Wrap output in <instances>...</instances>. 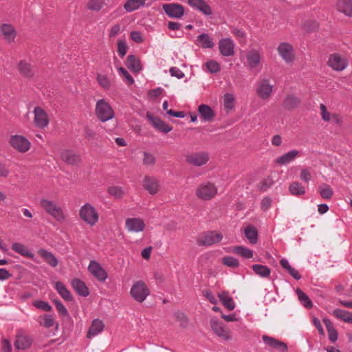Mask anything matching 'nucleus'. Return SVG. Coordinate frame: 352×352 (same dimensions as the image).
<instances>
[{
	"mask_svg": "<svg viewBox=\"0 0 352 352\" xmlns=\"http://www.w3.org/2000/svg\"><path fill=\"white\" fill-rule=\"evenodd\" d=\"M95 112L96 117L102 122L109 121L115 116L113 108L104 98L100 99L96 102Z\"/></svg>",
	"mask_w": 352,
	"mask_h": 352,
	"instance_id": "1",
	"label": "nucleus"
},
{
	"mask_svg": "<svg viewBox=\"0 0 352 352\" xmlns=\"http://www.w3.org/2000/svg\"><path fill=\"white\" fill-rule=\"evenodd\" d=\"M79 216L85 223L90 226H94L99 219L97 210L89 203H86L81 206L79 210Z\"/></svg>",
	"mask_w": 352,
	"mask_h": 352,
	"instance_id": "2",
	"label": "nucleus"
},
{
	"mask_svg": "<svg viewBox=\"0 0 352 352\" xmlns=\"http://www.w3.org/2000/svg\"><path fill=\"white\" fill-rule=\"evenodd\" d=\"M131 297L138 302H142L150 294V290L142 280L136 281L131 288Z\"/></svg>",
	"mask_w": 352,
	"mask_h": 352,
	"instance_id": "3",
	"label": "nucleus"
},
{
	"mask_svg": "<svg viewBox=\"0 0 352 352\" xmlns=\"http://www.w3.org/2000/svg\"><path fill=\"white\" fill-rule=\"evenodd\" d=\"M223 234L217 231H208L202 233L197 239L199 245L210 246L219 243L223 239Z\"/></svg>",
	"mask_w": 352,
	"mask_h": 352,
	"instance_id": "4",
	"label": "nucleus"
},
{
	"mask_svg": "<svg viewBox=\"0 0 352 352\" xmlns=\"http://www.w3.org/2000/svg\"><path fill=\"white\" fill-rule=\"evenodd\" d=\"M9 143L10 146L19 153H26L31 146L30 142L24 136L20 135H11Z\"/></svg>",
	"mask_w": 352,
	"mask_h": 352,
	"instance_id": "5",
	"label": "nucleus"
},
{
	"mask_svg": "<svg viewBox=\"0 0 352 352\" xmlns=\"http://www.w3.org/2000/svg\"><path fill=\"white\" fill-rule=\"evenodd\" d=\"M41 206L45 211L58 220L64 219V214L60 207L57 206L55 202L46 199H41Z\"/></svg>",
	"mask_w": 352,
	"mask_h": 352,
	"instance_id": "6",
	"label": "nucleus"
},
{
	"mask_svg": "<svg viewBox=\"0 0 352 352\" xmlns=\"http://www.w3.org/2000/svg\"><path fill=\"white\" fill-rule=\"evenodd\" d=\"M217 193L216 186L210 182L201 184L197 189V196L203 200H210Z\"/></svg>",
	"mask_w": 352,
	"mask_h": 352,
	"instance_id": "7",
	"label": "nucleus"
},
{
	"mask_svg": "<svg viewBox=\"0 0 352 352\" xmlns=\"http://www.w3.org/2000/svg\"><path fill=\"white\" fill-rule=\"evenodd\" d=\"M162 9L172 19H180L184 14V7L177 3H165L162 6Z\"/></svg>",
	"mask_w": 352,
	"mask_h": 352,
	"instance_id": "8",
	"label": "nucleus"
},
{
	"mask_svg": "<svg viewBox=\"0 0 352 352\" xmlns=\"http://www.w3.org/2000/svg\"><path fill=\"white\" fill-rule=\"evenodd\" d=\"M235 44L231 38H223L219 41V50L221 56L229 57L234 55Z\"/></svg>",
	"mask_w": 352,
	"mask_h": 352,
	"instance_id": "9",
	"label": "nucleus"
},
{
	"mask_svg": "<svg viewBox=\"0 0 352 352\" xmlns=\"http://www.w3.org/2000/svg\"><path fill=\"white\" fill-rule=\"evenodd\" d=\"M146 117L151 122L153 126L162 133H168L173 130L172 126L162 120L160 117L154 116L150 112L146 113Z\"/></svg>",
	"mask_w": 352,
	"mask_h": 352,
	"instance_id": "10",
	"label": "nucleus"
},
{
	"mask_svg": "<svg viewBox=\"0 0 352 352\" xmlns=\"http://www.w3.org/2000/svg\"><path fill=\"white\" fill-rule=\"evenodd\" d=\"M209 160V155L207 152H197L186 157V162L195 166H201Z\"/></svg>",
	"mask_w": 352,
	"mask_h": 352,
	"instance_id": "11",
	"label": "nucleus"
},
{
	"mask_svg": "<svg viewBox=\"0 0 352 352\" xmlns=\"http://www.w3.org/2000/svg\"><path fill=\"white\" fill-rule=\"evenodd\" d=\"M89 272L100 282H104L107 278V272L96 261H91L88 266Z\"/></svg>",
	"mask_w": 352,
	"mask_h": 352,
	"instance_id": "12",
	"label": "nucleus"
},
{
	"mask_svg": "<svg viewBox=\"0 0 352 352\" xmlns=\"http://www.w3.org/2000/svg\"><path fill=\"white\" fill-rule=\"evenodd\" d=\"M210 326L213 331L219 337L226 341L231 339L230 331L225 329V325L221 321L216 318H212L210 320Z\"/></svg>",
	"mask_w": 352,
	"mask_h": 352,
	"instance_id": "13",
	"label": "nucleus"
},
{
	"mask_svg": "<svg viewBox=\"0 0 352 352\" xmlns=\"http://www.w3.org/2000/svg\"><path fill=\"white\" fill-rule=\"evenodd\" d=\"M277 50L280 56L286 63H291L294 60V48L290 43L283 42L278 45Z\"/></svg>",
	"mask_w": 352,
	"mask_h": 352,
	"instance_id": "14",
	"label": "nucleus"
},
{
	"mask_svg": "<svg viewBox=\"0 0 352 352\" xmlns=\"http://www.w3.org/2000/svg\"><path fill=\"white\" fill-rule=\"evenodd\" d=\"M35 126L44 129L49 124V120L45 111L40 107H36L34 109Z\"/></svg>",
	"mask_w": 352,
	"mask_h": 352,
	"instance_id": "15",
	"label": "nucleus"
},
{
	"mask_svg": "<svg viewBox=\"0 0 352 352\" xmlns=\"http://www.w3.org/2000/svg\"><path fill=\"white\" fill-rule=\"evenodd\" d=\"M327 65L336 71H342L346 66V61L338 54H331L328 60Z\"/></svg>",
	"mask_w": 352,
	"mask_h": 352,
	"instance_id": "16",
	"label": "nucleus"
},
{
	"mask_svg": "<svg viewBox=\"0 0 352 352\" xmlns=\"http://www.w3.org/2000/svg\"><path fill=\"white\" fill-rule=\"evenodd\" d=\"M263 342L275 349H277L281 352H285L288 349V346L286 343L280 341L274 338L268 336L267 335H263L262 337Z\"/></svg>",
	"mask_w": 352,
	"mask_h": 352,
	"instance_id": "17",
	"label": "nucleus"
},
{
	"mask_svg": "<svg viewBox=\"0 0 352 352\" xmlns=\"http://www.w3.org/2000/svg\"><path fill=\"white\" fill-rule=\"evenodd\" d=\"M198 113L204 122H210L216 116L214 111L206 104H201L198 107Z\"/></svg>",
	"mask_w": 352,
	"mask_h": 352,
	"instance_id": "18",
	"label": "nucleus"
},
{
	"mask_svg": "<svg viewBox=\"0 0 352 352\" xmlns=\"http://www.w3.org/2000/svg\"><path fill=\"white\" fill-rule=\"evenodd\" d=\"M17 69L19 74L25 78H32L34 76V67L26 60H21L18 65Z\"/></svg>",
	"mask_w": 352,
	"mask_h": 352,
	"instance_id": "19",
	"label": "nucleus"
},
{
	"mask_svg": "<svg viewBox=\"0 0 352 352\" xmlns=\"http://www.w3.org/2000/svg\"><path fill=\"white\" fill-rule=\"evenodd\" d=\"M126 228L129 232H139L144 230L145 223L139 218H128L126 220Z\"/></svg>",
	"mask_w": 352,
	"mask_h": 352,
	"instance_id": "20",
	"label": "nucleus"
},
{
	"mask_svg": "<svg viewBox=\"0 0 352 352\" xmlns=\"http://www.w3.org/2000/svg\"><path fill=\"white\" fill-rule=\"evenodd\" d=\"M272 87L273 86L269 84L268 80L263 79L258 83L256 93L260 98L265 100L271 95Z\"/></svg>",
	"mask_w": 352,
	"mask_h": 352,
	"instance_id": "21",
	"label": "nucleus"
},
{
	"mask_svg": "<svg viewBox=\"0 0 352 352\" xmlns=\"http://www.w3.org/2000/svg\"><path fill=\"white\" fill-rule=\"evenodd\" d=\"M60 157L67 164L75 165L80 162V156L69 149H65L61 151Z\"/></svg>",
	"mask_w": 352,
	"mask_h": 352,
	"instance_id": "22",
	"label": "nucleus"
},
{
	"mask_svg": "<svg viewBox=\"0 0 352 352\" xmlns=\"http://www.w3.org/2000/svg\"><path fill=\"white\" fill-rule=\"evenodd\" d=\"M189 6L199 10L205 15L209 16L212 14L211 8L204 0H188Z\"/></svg>",
	"mask_w": 352,
	"mask_h": 352,
	"instance_id": "23",
	"label": "nucleus"
},
{
	"mask_svg": "<svg viewBox=\"0 0 352 352\" xmlns=\"http://www.w3.org/2000/svg\"><path fill=\"white\" fill-rule=\"evenodd\" d=\"M143 187L151 195H155L159 190V183L153 177L145 176L143 179Z\"/></svg>",
	"mask_w": 352,
	"mask_h": 352,
	"instance_id": "24",
	"label": "nucleus"
},
{
	"mask_svg": "<svg viewBox=\"0 0 352 352\" xmlns=\"http://www.w3.org/2000/svg\"><path fill=\"white\" fill-rule=\"evenodd\" d=\"M32 342L33 338L32 336L23 334H17L14 344L17 349L24 350L30 347Z\"/></svg>",
	"mask_w": 352,
	"mask_h": 352,
	"instance_id": "25",
	"label": "nucleus"
},
{
	"mask_svg": "<svg viewBox=\"0 0 352 352\" xmlns=\"http://www.w3.org/2000/svg\"><path fill=\"white\" fill-rule=\"evenodd\" d=\"M38 254L47 263L50 267H55L58 264V258L47 250L41 248L38 250Z\"/></svg>",
	"mask_w": 352,
	"mask_h": 352,
	"instance_id": "26",
	"label": "nucleus"
},
{
	"mask_svg": "<svg viewBox=\"0 0 352 352\" xmlns=\"http://www.w3.org/2000/svg\"><path fill=\"white\" fill-rule=\"evenodd\" d=\"M71 285L79 296L87 297L89 295V288L82 280L79 278H74L72 280Z\"/></svg>",
	"mask_w": 352,
	"mask_h": 352,
	"instance_id": "27",
	"label": "nucleus"
},
{
	"mask_svg": "<svg viewBox=\"0 0 352 352\" xmlns=\"http://www.w3.org/2000/svg\"><path fill=\"white\" fill-rule=\"evenodd\" d=\"M196 44L202 48H213L215 43L213 38L206 33H202L197 36Z\"/></svg>",
	"mask_w": 352,
	"mask_h": 352,
	"instance_id": "28",
	"label": "nucleus"
},
{
	"mask_svg": "<svg viewBox=\"0 0 352 352\" xmlns=\"http://www.w3.org/2000/svg\"><path fill=\"white\" fill-rule=\"evenodd\" d=\"M125 65L128 69L133 72H138L142 70L140 60L134 54H130L127 56Z\"/></svg>",
	"mask_w": 352,
	"mask_h": 352,
	"instance_id": "29",
	"label": "nucleus"
},
{
	"mask_svg": "<svg viewBox=\"0 0 352 352\" xmlns=\"http://www.w3.org/2000/svg\"><path fill=\"white\" fill-rule=\"evenodd\" d=\"M104 324L100 319H94L87 331V338H91L103 331Z\"/></svg>",
	"mask_w": 352,
	"mask_h": 352,
	"instance_id": "30",
	"label": "nucleus"
},
{
	"mask_svg": "<svg viewBox=\"0 0 352 352\" xmlns=\"http://www.w3.org/2000/svg\"><path fill=\"white\" fill-rule=\"evenodd\" d=\"M0 32L4 36L5 39L8 41H13L16 35L14 28L12 25L7 23L0 26Z\"/></svg>",
	"mask_w": 352,
	"mask_h": 352,
	"instance_id": "31",
	"label": "nucleus"
},
{
	"mask_svg": "<svg viewBox=\"0 0 352 352\" xmlns=\"http://www.w3.org/2000/svg\"><path fill=\"white\" fill-rule=\"evenodd\" d=\"M322 320L327 330L330 342L332 343L336 342L338 337V331L333 327L332 322L329 319L324 318Z\"/></svg>",
	"mask_w": 352,
	"mask_h": 352,
	"instance_id": "32",
	"label": "nucleus"
},
{
	"mask_svg": "<svg viewBox=\"0 0 352 352\" xmlns=\"http://www.w3.org/2000/svg\"><path fill=\"white\" fill-rule=\"evenodd\" d=\"M298 154L296 150H291L284 155L277 157L275 160L276 163L280 165H286L293 161Z\"/></svg>",
	"mask_w": 352,
	"mask_h": 352,
	"instance_id": "33",
	"label": "nucleus"
},
{
	"mask_svg": "<svg viewBox=\"0 0 352 352\" xmlns=\"http://www.w3.org/2000/svg\"><path fill=\"white\" fill-rule=\"evenodd\" d=\"M55 288L58 294L65 300L71 302L74 298L71 292L67 289L65 285L60 281H57L55 284Z\"/></svg>",
	"mask_w": 352,
	"mask_h": 352,
	"instance_id": "34",
	"label": "nucleus"
},
{
	"mask_svg": "<svg viewBox=\"0 0 352 352\" xmlns=\"http://www.w3.org/2000/svg\"><path fill=\"white\" fill-rule=\"evenodd\" d=\"M12 250L21 256L29 258H32L34 256V254L28 248L23 244L18 242L12 243Z\"/></svg>",
	"mask_w": 352,
	"mask_h": 352,
	"instance_id": "35",
	"label": "nucleus"
},
{
	"mask_svg": "<svg viewBox=\"0 0 352 352\" xmlns=\"http://www.w3.org/2000/svg\"><path fill=\"white\" fill-rule=\"evenodd\" d=\"M300 100L295 95H288L283 102V107L285 109L290 110L298 107Z\"/></svg>",
	"mask_w": 352,
	"mask_h": 352,
	"instance_id": "36",
	"label": "nucleus"
},
{
	"mask_svg": "<svg viewBox=\"0 0 352 352\" xmlns=\"http://www.w3.org/2000/svg\"><path fill=\"white\" fill-rule=\"evenodd\" d=\"M280 264L281 267L285 270L287 273L295 280H298L301 278V275L299 274V272L290 265L289 261L286 258H282L280 261Z\"/></svg>",
	"mask_w": 352,
	"mask_h": 352,
	"instance_id": "37",
	"label": "nucleus"
},
{
	"mask_svg": "<svg viewBox=\"0 0 352 352\" xmlns=\"http://www.w3.org/2000/svg\"><path fill=\"white\" fill-rule=\"evenodd\" d=\"M338 9L347 16H352V0H339Z\"/></svg>",
	"mask_w": 352,
	"mask_h": 352,
	"instance_id": "38",
	"label": "nucleus"
},
{
	"mask_svg": "<svg viewBox=\"0 0 352 352\" xmlns=\"http://www.w3.org/2000/svg\"><path fill=\"white\" fill-rule=\"evenodd\" d=\"M296 294L298 296V300L307 309L313 307V302L309 297L300 288L296 289Z\"/></svg>",
	"mask_w": 352,
	"mask_h": 352,
	"instance_id": "39",
	"label": "nucleus"
},
{
	"mask_svg": "<svg viewBox=\"0 0 352 352\" xmlns=\"http://www.w3.org/2000/svg\"><path fill=\"white\" fill-rule=\"evenodd\" d=\"M254 272L261 278H269L271 274V270L266 265L261 264H254L252 266Z\"/></svg>",
	"mask_w": 352,
	"mask_h": 352,
	"instance_id": "40",
	"label": "nucleus"
},
{
	"mask_svg": "<svg viewBox=\"0 0 352 352\" xmlns=\"http://www.w3.org/2000/svg\"><path fill=\"white\" fill-rule=\"evenodd\" d=\"M244 234L245 237L249 240V241L255 244L258 241V230L256 228L252 225H248L244 230Z\"/></svg>",
	"mask_w": 352,
	"mask_h": 352,
	"instance_id": "41",
	"label": "nucleus"
},
{
	"mask_svg": "<svg viewBox=\"0 0 352 352\" xmlns=\"http://www.w3.org/2000/svg\"><path fill=\"white\" fill-rule=\"evenodd\" d=\"M333 315L345 322L352 323V312L341 309H336L333 311Z\"/></svg>",
	"mask_w": 352,
	"mask_h": 352,
	"instance_id": "42",
	"label": "nucleus"
},
{
	"mask_svg": "<svg viewBox=\"0 0 352 352\" xmlns=\"http://www.w3.org/2000/svg\"><path fill=\"white\" fill-rule=\"evenodd\" d=\"M144 4L145 0H127L124 4V8L126 12H132Z\"/></svg>",
	"mask_w": 352,
	"mask_h": 352,
	"instance_id": "43",
	"label": "nucleus"
},
{
	"mask_svg": "<svg viewBox=\"0 0 352 352\" xmlns=\"http://www.w3.org/2000/svg\"><path fill=\"white\" fill-rule=\"evenodd\" d=\"M289 192L294 196H301L305 193V187L298 182H293L289 186Z\"/></svg>",
	"mask_w": 352,
	"mask_h": 352,
	"instance_id": "44",
	"label": "nucleus"
},
{
	"mask_svg": "<svg viewBox=\"0 0 352 352\" xmlns=\"http://www.w3.org/2000/svg\"><path fill=\"white\" fill-rule=\"evenodd\" d=\"M261 56L257 51L253 50L247 54V61L250 68H255L260 63Z\"/></svg>",
	"mask_w": 352,
	"mask_h": 352,
	"instance_id": "45",
	"label": "nucleus"
},
{
	"mask_svg": "<svg viewBox=\"0 0 352 352\" xmlns=\"http://www.w3.org/2000/svg\"><path fill=\"white\" fill-rule=\"evenodd\" d=\"M233 252L246 259L253 257V251L244 246L234 247Z\"/></svg>",
	"mask_w": 352,
	"mask_h": 352,
	"instance_id": "46",
	"label": "nucleus"
},
{
	"mask_svg": "<svg viewBox=\"0 0 352 352\" xmlns=\"http://www.w3.org/2000/svg\"><path fill=\"white\" fill-rule=\"evenodd\" d=\"M235 98L232 94L226 93L223 96V106L226 109L230 110L234 107Z\"/></svg>",
	"mask_w": 352,
	"mask_h": 352,
	"instance_id": "47",
	"label": "nucleus"
},
{
	"mask_svg": "<svg viewBox=\"0 0 352 352\" xmlns=\"http://www.w3.org/2000/svg\"><path fill=\"white\" fill-rule=\"evenodd\" d=\"M222 263L224 265L232 268H237L240 265L239 261L237 258L230 256H224L222 258Z\"/></svg>",
	"mask_w": 352,
	"mask_h": 352,
	"instance_id": "48",
	"label": "nucleus"
},
{
	"mask_svg": "<svg viewBox=\"0 0 352 352\" xmlns=\"http://www.w3.org/2000/svg\"><path fill=\"white\" fill-rule=\"evenodd\" d=\"M98 84L104 89L108 90L111 88V83L106 75L98 74L96 77Z\"/></svg>",
	"mask_w": 352,
	"mask_h": 352,
	"instance_id": "49",
	"label": "nucleus"
},
{
	"mask_svg": "<svg viewBox=\"0 0 352 352\" xmlns=\"http://www.w3.org/2000/svg\"><path fill=\"white\" fill-rule=\"evenodd\" d=\"M207 71L210 74H217L221 70L220 65L214 60H210L205 63Z\"/></svg>",
	"mask_w": 352,
	"mask_h": 352,
	"instance_id": "50",
	"label": "nucleus"
},
{
	"mask_svg": "<svg viewBox=\"0 0 352 352\" xmlns=\"http://www.w3.org/2000/svg\"><path fill=\"white\" fill-rule=\"evenodd\" d=\"M320 196L325 199H330L333 195V190L326 184H324L319 190Z\"/></svg>",
	"mask_w": 352,
	"mask_h": 352,
	"instance_id": "51",
	"label": "nucleus"
},
{
	"mask_svg": "<svg viewBox=\"0 0 352 352\" xmlns=\"http://www.w3.org/2000/svg\"><path fill=\"white\" fill-rule=\"evenodd\" d=\"M108 193L117 199H120L124 195L123 189L121 186H112L107 189Z\"/></svg>",
	"mask_w": 352,
	"mask_h": 352,
	"instance_id": "52",
	"label": "nucleus"
},
{
	"mask_svg": "<svg viewBox=\"0 0 352 352\" xmlns=\"http://www.w3.org/2000/svg\"><path fill=\"white\" fill-rule=\"evenodd\" d=\"M42 318L43 321L40 322V324L45 328L52 327L56 323L53 316L51 314H43Z\"/></svg>",
	"mask_w": 352,
	"mask_h": 352,
	"instance_id": "53",
	"label": "nucleus"
},
{
	"mask_svg": "<svg viewBox=\"0 0 352 352\" xmlns=\"http://www.w3.org/2000/svg\"><path fill=\"white\" fill-rule=\"evenodd\" d=\"M104 2L103 0H90L87 6V9L93 11H99L100 10Z\"/></svg>",
	"mask_w": 352,
	"mask_h": 352,
	"instance_id": "54",
	"label": "nucleus"
},
{
	"mask_svg": "<svg viewBox=\"0 0 352 352\" xmlns=\"http://www.w3.org/2000/svg\"><path fill=\"white\" fill-rule=\"evenodd\" d=\"M33 305L38 309L44 311H51L52 310V306L47 301L37 300L33 302Z\"/></svg>",
	"mask_w": 352,
	"mask_h": 352,
	"instance_id": "55",
	"label": "nucleus"
},
{
	"mask_svg": "<svg viewBox=\"0 0 352 352\" xmlns=\"http://www.w3.org/2000/svg\"><path fill=\"white\" fill-rule=\"evenodd\" d=\"M129 49V47L125 41L119 39L118 41V53L120 58H123Z\"/></svg>",
	"mask_w": 352,
	"mask_h": 352,
	"instance_id": "56",
	"label": "nucleus"
},
{
	"mask_svg": "<svg viewBox=\"0 0 352 352\" xmlns=\"http://www.w3.org/2000/svg\"><path fill=\"white\" fill-rule=\"evenodd\" d=\"M53 303L55 305L58 314L62 316H68L69 312L64 305L58 300L54 299Z\"/></svg>",
	"mask_w": 352,
	"mask_h": 352,
	"instance_id": "57",
	"label": "nucleus"
},
{
	"mask_svg": "<svg viewBox=\"0 0 352 352\" xmlns=\"http://www.w3.org/2000/svg\"><path fill=\"white\" fill-rule=\"evenodd\" d=\"M220 301L223 305L225 307L228 309V311H232L235 308V303L233 300V298L230 296H226V298H222L220 296Z\"/></svg>",
	"mask_w": 352,
	"mask_h": 352,
	"instance_id": "58",
	"label": "nucleus"
},
{
	"mask_svg": "<svg viewBox=\"0 0 352 352\" xmlns=\"http://www.w3.org/2000/svg\"><path fill=\"white\" fill-rule=\"evenodd\" d=\"M118 72L120 75L123 76L125 78L126 82L129 85H131L134 83V79L129 72L122 67L118 68Z\"/></svg>",
	"mask_w": 352,
	"mask_h": 352,
	"instance_id": "59",
	"label": "nucleus"
},
{
	"mask_svg": "<svg viewBox=\"0 0 352 352\" xmlns=\"http://www.w3.org/2000/svg\"><path fill=\"white\" fill-rule=\"evenodd\" d=\"M155 162L156 159L153 154L146 151L144 153L143 164L144 165L152 166Z\"/></svg>",
	"mask_w": 352,
	"mask_h": 352,
	"instance_id": "60",
	"label": "nucleus"
},
{
	"mask_svg": "<svg viewBox=\"0 0 352 352\" xmlns=\"http://www.w3.org/2000/svg\"><path fill=\"white\" fill-rule=\"evenodd\" d=\"M169 72L171 76L176 77L178 79H181L184 77V73L177 67H171L169 69Z\"/></svg>",
	"mask_w": 352,
	"mask_h": 352,
	"instance_id": "61",
	"label": "nucleus"
},
{
	"mask_svg": "<svg viewBox=\"0 0 352 352\" xmlns=\"http://www.w3.org/2000/svg\"><path fill=\"white\" fill-rule=\"evenodd\" d=\"M175 317L176 318L177 320L182 322V325L184 327H186L188 324V318L186 316V314L181 311H177L175 313Z\"/></svg>",
	"mask_w": 352,
	"mask_h": 352,
	"instance_id": "62",
	"label": "nucleus"
},
{
	"mask_svg": "<svg viewBox=\"0 0 352 352\" xmlns=\"http://www.w3.org/2000/svg\"><path fill=\"white\" fill-rule=\"evenodd\" d=\"M130 37H131V40H133V41H135L138 43H141L144 41V38L142 36V34L139 31L131 32Z\"/></svg>",
	"mask_w": 352,
	"mask_h": 352,
	"instance_id": "63",
	"label": "nucleus"
},
{
	"mask_svg": "<svg viewBox=\"0 0 352 352\" xmlns=\"http://www.w3.org/2000/svg\"><path fill=\"white\" fill-rule=\"evenodd\" d=\"M272 205V199L269 197H265L262 199L261 208L263 211L267 210Z\"/></svg>",
	"mask_w": 352,
	"mask_h": 352,
	"instance_id": "64",
	"label": "nucleus"
}]
</instances>
